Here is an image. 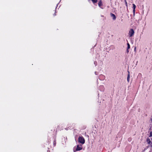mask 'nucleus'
Wrapping results in <instances>:
<instances>
[{"label":"nucleus","instance_id":"nucleus-1","mask_svg":"<svg viewBox=\"0 0 152 152\" xmlns=\"http://www.w3.org/2000/svg\"><path fill=\"white\" fill-rule=\"evenodd\" d=\"M78 142L82 144H84L85 142V140L83 136H80L78 138Z\"/></svg>","mask_w":152,"mask_h":152},{"label":"nucleus","instance_id":"nucleus-15","mask_svg":"<svg viewBox=\"0 0 152 152\" xmlns=\"http://www.w3.org/2000/svg\"><path fill=\"white\" fill-rule=\"evenodd\" d=\"M125 2H125V4L127 6V2H126V1H125Z\"/></svg>","mask_w":152,"mask_h":152},{"label":"nucleus","instance_id":"nucleus-16","mask_svg":"<svg viewBox=\"0 0 152 152\" xmlns=\"http://www.w3.org/2000/svg\"><path fill=\"white\" fill-rule=\"evenodd\" d=\"M136 49V47H135L134 49V50L135 51Z\"/></svg>","mask_w":152,"mask_h":152},{"label":"nucleus","instance_id":"nucleus-10","mask_svg":"<svg viewBox=\"0 0 152 152\" xmlns=\"http://www.w3.org/2000/svg\"><path fill=\"white\" fill-rule=\"evenodd\" d=\"M53 144L54 146H55L56 145V140H54L53 142Z\"/></svg>","mask_w":152,"mask_h":152},{"label":"nucleus","instance_id":"nucleus-13","mask_svg":"<svg viewBox=\"0 0 152 152\" xmlns=\"http://www.w3.org/2000/svg\"><path fill=\"white\" fill-rule=\"evenodd\" d=\"M129 52V49H127H127H126V52L127 53H128Z\"/></svg>","mask_w":152,"mask_h":152},{"label":"nucleus","instance_id":"nucleus-14","mask_svg":"<svg viewBox=\"0 0 152 152\" xmlns=\"http://www.w3.org/2000/svg\"><path fill=\"white\" fill-rule=\"evenodd\" d=\"M135 11V10H134V9L133 10V12L134 13V15Z\"/></svg>","mask_w":152,"mask_h":152},{"label":"nucleus","instance_id":"nucleus-12","mask_svg":"<svg viewBox=\"0 0 152 152\" xmlns=\"http://www.w3.org/2000/svg\"><path fill=\"white\" fill-rule=\"evenodd\" d=\"M150 136H152V132H151L150 133Z\"/></svg>","mask_w":152,"mask_h":152},{"label":"nucleus","instance_id":"nucleus-4","mask_svg":"<svg viewBox=\"0 0 152 152\" xmlns=\"http://www.w3.org/2000/svg\"><path fill=\"white\" fill-rule=\"evenodd\" d=\"M110 15L113 18V19L114 20H115L116 18V16H115V15L114 14H113L112 13H110Z\"/></svg>","mask_w":152,"mask_h":152},{"label":"nucleus","instance_id":"nucleus-7","mask_svg":"<svg viewBox=\"0 0 152 152\" xmlns=\"http://www.w3.org/2000/svg\"><path fill=\"white\" fill-rule=\"evenodd\" d=\"M94 4L96 3L97 1V0H91Z\"/></svg>","mask_w":152,"mask_h":152},{"label":"nucleus","instance_id":"nucleus-9","mask_svg":"<svg viewBox=\"0 0 152 152\" xmlns=\"http://www.w3.org/2000/svg\"><path fill=\"white\" fill-rule=\"evenodd\" d=\"M127 49H129L130 48V45L129 43H127Z\"/></svg>","mask_w":152,"mask_h":152},{"label":"nucleus","instance_id":"nucleus-11","mask_svg":"<svg viewBox=\"0 0 152 152\" xmlns=\"http://www.w3.org/2000/svg\"><path fill=\"white\" fill-rule=\"evenodd\" d=\"M136 5H135L134 4H133V10H135L136 8Z\"/></svg>","mask_w":152,"mask_h":152},{"label":"nucleus","instance_id":"nucleus-2","mask_svg":"<svg viewBox=\"0 0 152 152\" xmlns=\"http://www.w3.org/2000/svg\"><path fill=\"white\" fill-rule=\"evenodd\" d=\"M82 149V145H78L77 146V148L75 150L74 149V152H76L77 151H79L81 150Z\"/></svg>","mask_w":152,"mask_h":152},{"label":"nucleus","instance_id":"nucleus-5","mask_svg":"<svg viewBox=\"0 0 152 152\" xmlns=\"http://www.w3.org/2000/svg\"><path fill=\"white\" fill-rule=\"evenodd\" d=\"M98 4L99 7H101L102 6V1L101 0H100V1H99V2Z\"/></svg>","mask_w":152,"mask_h":152},{"label":"nucleus","instance_id":"nucleus-17","mask_svg":"<svg viewBox=\"0 0 152 152\" xmlns=\"http://www.w3.org/2000/svg\"><path fill=\"white\" fill-rule=\"evenodd\" d=\"M54 16L56 15L55 13H54V14L53 15Z\"/></svg>","mask_w":152,"mask_h":152},{"label":"nucleus","instance_id":"nucleus-3","mask_svg":"<svg viewBox=\"0 0 152 152\" xmlns=\"http://www.w3.org/2000/svg\"><path fill=\"white\" fill-rule=\"evenodd\" d=\"M134 30L132 28L130 29L129 32V37H131L133 36V35H134Z\"/></svg>","mask_w":152,"mask_h":152},{"label":"nucleus","instance_id":"nucleus-6","mask_svg":"<svg viewBox=\"0 0 152 152\" xmlns=\"http://www.w3.org/2000/svg\"><path fill=\"white\" fill-rule=\"evenodd\" d=\"M128 74L127 75V80L128 82H129V80L130 78V74H129V72L128 71Z\"/></svg>","mask_w":152,"mask_h":152},{"label":"nucleus","instance_id":"nucleus-8","mask_svg":"<svg viewBox=\"0 0 152 152\" xmlns=\"http://www.w3.org/2000/svg\"><path fill=\"white\" fill-rule=\"evenodd\" d=\"M147 141L148 143L149 144H150V142H151L149 138H147Z\"/></svg>","mask_w":152,"mask_h":152}]
</instances>
